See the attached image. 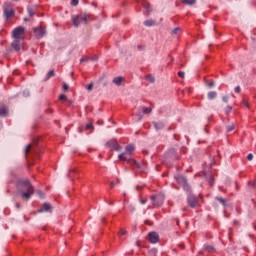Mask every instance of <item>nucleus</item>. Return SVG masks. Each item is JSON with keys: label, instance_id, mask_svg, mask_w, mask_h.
<instances>
[{"label": "nucleus", "instance_id": "obj_1", "mask_svg": "<svg viewBox=\"0 0 256 256\" xmlns=\"http://www.w3.org/2000/svg\"><path fill=\"white\" fill-rule=\"evenodd\" d=\"M16 193L20 195L24 201H29L35 193V187H33V184H31L27 178L18 179L16 181Z\"/></svg>", "mask_w": 256, "mask_h": 256}, {"label": "nucleus", "instance_id": "obj_2", "mask_svg": "<svg viewBox=\"0 0 256 256\" xmlns=\"http://www.w3.org/2000/svg\"><path fill=\"white\" fill-rule=\"evenodd\" d=\"M41 153V148H39V146H37V143H30L28 145H26L25 149H24V155L26 157V159H29L30 157H33V155H35L36 157H40Z\"/></svg>", "mask_w": 256, "mask_h": 256}, {"label": "nucleus", "instance_id": "obj_3", "mask_svg": "<svg viewBox=\"0 0 256 256\" xmlns=\"http://www.w3.org/2000/svg\"><path fill=\"white\" fill-rule=\"evenodd\" d=\"M133 151H135V145L129 144L125 148V152L118 155L120 161H131V155L133 154Z\"/></svg>", "mask_w": 256, "mask_h": 256}, {"label": "nucleus", "instance_id": "obj_4", "mask_svg": "<svg viewBox=\"0 0 256 256\" xmlns=\"http://www.w3.org/2000/svg\"><path fill=\"white\" fill-rule=\"evenodd\" d=\"M175 180L178 185H181L183 187L184 191H191V187L189 186V183L187 182V178L185 176L177 174L175 176Z\"/></svg>", "mask_w": 256, "mask_h": 256}, {"label": "nucleus", "instance_id": "obj_5", "mask_svg": "<svg viewBox=\"0 0 256 256\" xmlns=\"http://www.w3.org/2000/svg\"><path fill=\"white\" fill-rule=\"evenodd\" d=\"M3 13L6 19H11V17L15 15V11L13 10V5L9 2H5L3 5Z\"/></svg>", "mask_w": 256, "mask_h": 256}, {"label": "nucleus", "instance_id": "obj_6", "mask_svg": "<svg viewBox=\"0 0 256 256\" xmlns=\"http://www.w3.org/2000/svg\"><path fill=\"white\" fill-rule=\"evenodd\" d=\"M13 39H25V27L18 26L12 32Z\"/></svg>", "mask_w": 256, "mask_h": 256}, {"label": "nucleus", "instance_id": "obj_7", "mask_svg": "<svg viewBox=\"0 0 256 256\" xmlns=\"http://www.w3.org/2000/svg\"><path fill=\"white\" fill-rule=\"evenodd\" d=\"M153 207H161L163 201H165V196L163 194H156L150 197Z\"/></svg>", "mask_w": 256, "mask_h": 256}, {"label": "nucleus", "instance_id": "obj_8", "mask_svg": "<svg viewBox=\"0 0 256 256\" xmlns=\"http://www.w3.org/2000/svg\"><path fill=\"white\" fill-rule=\"evenodd\" d=\"M205 165H207V163L204 162L202 167H205ZM209 169L210 168H203V173L208 183L211 185V187H213V185H215V178L213 177V174L211 173V171H209Z\"/></svg>", "mask_w": 256, "mask_h": 256}, {"label": "nucleus", "instance_id": "obj_9", "mask_svg": "<svg viewBox=\"0 0 256 256\" xmlns=\"http://www.w3.org/2000/svg\"><path fill=\"white\" fill-rule=\"evenodd\" d=\"M72 23H73L74 27H79V25H81V23H87V15L80 14V15L73 17Z\"/></svg>", "mask_w": 256, "mask_h": 256}, {"label": "nucleus", "instance_id": "obj_10", "mask_svg": "<svg viewBox=\"0 0 256 256\" xmlns=\"http://www.w3.org/2000/svg\"><path fill=\"white\" fill-rule=\"evenodd\" d=\"M33 31L36 39H42V37H45L47 35V30L43 26H38L34 28Z\"/></svg>", "mask_w": 256, "mask_h": 256}, {"label": "nucleus", "instance_id": "obj_11", "mask_svg": "<svg viewBox=\"0 0 256 256\" xmlns=\"http://www.w3.org/2000/svg\"><path fill=\"white\" fill-rule=\"evenodd\" d=\"M106 147L110 149V151H121V145H119L115 139L108 141Z\"/></svg>", "mask_w": 256, "mask_h": 256}, {"label": "nucleus", "instance_id": "obj_12", "mask_svg": "<svg viewBox=\"0 0 256 256\" xmlns=\"http://www.w3.org/2000/svg\"><path fill=\"white\" fill-rule=\"evenodd\" d=\"M187 203H188L189 207H191L192 209H195V207H197V205H199V201L197 200V197H195V195H193V194L188 195Z\"/></svg>", "mask_w": 256, "mask_h": 256}, {"label": "nucleus", "instance_id": "obj_13", "mask_svg": "<svg viewBox=\"0 0 256 256\" xmlns=\"http://www.w3.org/2000/svg\"><path fill=\"white\" fill-rule=\"evenodd\" d=\"M148 240L152 244L159 243V234L157 232H149Z\"/></svg>", "mask_w": 256, "mask_h": 256}, {"label": "nucleus", "instance_id": "obj_14", "mask_svg": "<svg viewBox=\"0 0 256 256\" xmlns=\"http://www.w3.org/2000/svg\"><path fill=\"white\" fill-rule=\"evenodd\" d=\"M23 41L22 39H14L12 42V47L15 51H21V47H23Z\"/></svg>", "mask_w": 256, "mask_h": 256}, {"label": "nucleus", "instance_id": "obj_15", "mask_svg": "<svg viewBox=\"0 0 256 256\" xmlns=\"http://www.w3.org/2000/svg\"><path fill=\"white\" fill-rule=\"evenodd\" d=\"M141 5L145 9L144 15H149V12L151 11V6L149 5L148 1L141 0Z\"/></svg>", "mask_w": 256, "mask_h": 256}, {"label": "nucleus", "instance_id": "obj_16", "mask_svg": "<svg viewBox=\"0 0 256 256\" xmlns=\"http://www.w3.org/2000/svg\"><path fill=\"white\" fill-rule=\"evenodd\" d=\"M51 209H53V207H51V204L45 202L42 206V208H40L38 210V213H43V211L45 212H51Z\"/></svg>", "mask_w": 256, "mask_h": 256}, {"label": "nucleus", "instance_id": "obj_17", "mask_svg": "<svg viewBox=\"0 0 256 256\" xmlns=\"http://www.w3.org/2000/svg\"><path fill=\"white\" fill-rule=\"evenodd\" d=\"M132 167L136 168V169H142V167H145V162L143 161H134L131 162Z\"/></svg>", "mask_w": 256, "mask_h": 256}, {"label": "nucleus", "instance_id": "obj_18", "mask_svg": "<svg viewBox=\"0 0 256 256\" xmlns=\"http://www.w3.org/2000/svg\"><path fill=\"white\" fill-rule=\"evenodd\" d=\"M153 125L156 131H159V129H163L165 127V123L163 122H153Z\"/></svg>", "mask_w": 256, "mask_h": 256}, {"label": "nucleus", "instance_id": "obj_19", "mask_svg": "<svg viewBox=\"0 0 256 256\" xmlns=\"http://www.w3.org/2000/svg\"><path fill=\"white\" fill-rule=\"evenodd\" d=\"M7 113H9V110L7 109V107L2 106L0 108V117H5V115H7Z\"/></svg>", "mask_w": 256, "mask_h": 256}, {"label": "nucleus", "instance_id": "obj_20", "mask_svg": "<svg viewBox=\"0 0 256 256\" xmlns=\"http://www.w3.org/2000/svg\"><path fill=\"white\" fill-rule=\"evenodd\" d=\"M140 109H142V113L144 115H149L153 111V109H151L150 107H148V108L147 107H140Z\"/></svg>", "mask_w": 256, "mask_h": 256}, {"label": "nucleus", "instance_id": "obj_21", "mask_svg": "<svg viewBox=\"0 0 256 256\" xmlns=\"http://www.w3.org/2000/svg\"><path fill=\"white\" fill-rule=\"evenodd\" d=\"M113 83L117 86L121 85L123 83V77H116L113 79Z\"/></svg>", "mask_w": 256, "mask_h": 256}, {"label": "nucleus", "instance_id": "obj_22", "mask_svg": "<svg viewBox=\"0 0 256 256\" xmlns=\"http://www.w3.org/2000/svg\"><path fill=\"white\" fill-rule=\"evenodd\" d=\"M215 97H217V92H215V91H210L209 93H208V99L211 101V100H213V99H215Z\"/></svg>", "mask_w": 256, "mask_h": 256}, {"label": "nucleus", "instance_id": "obj_23", "mask_svg": "<svg viewBox=\"0 0 256 256\" xmlns=\"http://www.w3.org/2000/svg\"><path fill=\"white\" fill-rule=\"evenodd\" d=\"M136 117H138V121H141V119H143V110L142 108H139L137 113H136Z\"/></svg>", "mask_w": 256, "mask_h": 256}, {"label": "nucleus", "instance_id": "obj_24", "mask_svg": "<svg viewBox=\"0 0 256 256\" xmlns=\"http://www.w3.org/2000/svg\"><path fill=\"white\" fill-rule=\"evenodd\" d=\"M144 25L146 27H153V25H155V21H153V20H146V21H144Z\"/></svg>", "mask_w": 256, "mask_h": 256}, {"label": "nucleus", "instance_id": "obj_25", "mask_svg": "<svg viewBox=\"0 0 256 256\" xmlns=\"http://www.w3.org/2000/svg\"><path fill=\"white\" fill-rule=\"evenodd\" d=\"M51 77H55V70H50L48 73H47V77H46V81L51 79Z\"/></svg>", "mask_w": 256, "mask_h": 256}, {"label": "nucleus", "instance_id": "obj_26", "mask_svg": "<svg viewBox=\"0 0 256 256\" xmlns=\"http://www.w3.org/2000/svg\"><path fill=\"white\" fill-rule=\"evenodd\" d=\"M185 5H195L196 0H182Z\"/></svg>", "mask_w": 256, "mask_h": 256}, {"label": "nucleus", "instance_id": "obj_27", "mask_svg": "<svg viewBox=\"0 0 256 256\" xmlns=\"http://www.w3.org/2000/svg\"><path fill=\"white\" fill-rule=\"evenodd\" d=\"M146 80H147L149 83H155V77H153V75H148V76H146Z\"/></svg>", "mask_w": 256, "mask_h": 256}, {"label": "nucleus", "instance_id": "obj_28", "mask_svg": "<svg viewBox=\"0 0 256 256\" xmlns=\"http://www.w3.org/2000/svg\"><path fill=\"white\" fill-rule=\"evenodd\" d=\"M226 129H227L228 133H231V131H233V129H235V124H231V125L226 126Z\"/></svg>", "mask_w": 256, "mask_h": 256}, {"label": "nucleus", "instance_id": "obj_29", "mask_svg": "<svg viewBox=\"0 0 256 256\" xmlns=\"http://www.w3.org/2000/svg\"><path fill=\"white\" fill-rule=\"evenodd\" d=\"M205 250L208 251V253H213V251H215V248L213 246H205Z\"/></svg>", "mask_w": 256, "mask_h": 256}, {"label": "nucleus", "instance_id": "obj_30", "mask_svg": "<svg viewBox=\"0 0 256 256\" xmlns=\"http://www.w3.org/2000/svg\"><path fill=\"white\" fill-rule=\"evenodd\" d=\"M172 33H173V35H179V33H181V28H179V27L174 28Z\"/></svg>", "mask_w": 256, "mask_h": 256}, {"label": "nucleus", "instance_id": "obj_31", "mask_svg": "<svg viewBox=\"0 0 256 256\" xmlns=\"http://www.w3.org/2000/svg\"><path fill=\"white\" fill-rule=\"evenodd\" d=\"M231 111H233V107L227 106V107L225 108V113H226V115H229V113H231Z\"/></svg>", "mask_w": 256, "mask_h": 256}, {"label": "nucleus", "instance_id": "obj_32", "mask_svg": "<svg viewBox=\"0 0 256 256\" xmlns=\"http://www.w3.org/2000/svg\"><path fill=\"white\" fill-rule=\"evenodd\" d=\"M216 200L222 203V205H225V203H227V201L221 197H216Z\"/></svg>", "mask_w": 256, "mask_h": 256}, {"label": "nucleus", "instance_id": "obj_33", "mask_svg": "<svg viewBox=\"0 0 256 256\" xmlns=\"http://www.w3.org/2000/svg\"><path fill=\"white\" fill-rule=\"evenodd\" d=\"M118 235H119V237H123V235H127V231L122 229V230H120Z\"/></svg>", "mask_w": 256, "mask_h": 256}, {"label": "nucleus", "instance_id": "obj_34", "mask_svg": "<svg viewBox=\"0 0 256 256\" xmlns=\"http://www.w3.org/2000/svg\"><path fill=\"white\" fill-rule=\"evenodd\" d=\"M59 99L60 101H67V96H65V94H61Z\"/></svg>", "mask_w": 256, "mask_h": 256}, {"label": "nucleus", "instance_id": "obj_35", "mask_svg": "<svg viewBox=\"0 0 256 256\" xmlns=\"http://www.w3.org/2000/svg\"><path fill=\"white\" fill-rule=\"evenodd\" d=\"M178 77H180L181 79H184L185 78V72H178Z\"/></svg>", "mask_w": 256, "mask_h": 256}, {"label": "nucleus", "instance_id": "obj_36", "mask_svg": "<svg viewBox=\"0 0 256 256\" xmlns=\"http://www.w3.org/2000/svg\"><path fill=\"white\" fill-rule=\"evenodd\" d=\"M222 101H223L224 103H229V96H223V97H222Z\"/></svg>", "mask_w": 256, "mask_h": 256}, {"label": "nucleus", "instance_id": "obj_37", "mask_svg": "<svg viewBox=\"0 0 256 256\" xmlns=\"http://www.w3.org/2000/svg\"><path fill=\"white\" fill-rule=\"evenodd\" d=\"M71 5H73L74 7L79 5V0H72Z\"/></svg>", "mask_w": 256, "mask_h": 256}, {"label": "nucleus", "instance_id": "obj_38", "mask_svg": "<svg viewBox=\"0 0 256 256\" xmlns=\"http://www.w3.org/2000/svg\"><path fill=\"white\" fill-rule=\"evenodd\" d=\"M235 93H241V86H237L235 89H234Z\"/></svg>", "mask_w": 256, "mask_h": 256}, {"label": "nucleus", "instance_id": "obj_39", "mask_svg": "<svg viewBox=\"0 0 256 256\" xmlns=\"http://www.w3.org/2000/svg\"><path fill=\"white\" fill-rule=\"evenodd\" d=\"M247 159L248 161H253V154L252 153L248 154Z\"/></svg>", "mask_w": 256, "mask_h": 256}, {"label": "nucleus", "instance_id": "obj_40", "mask_svg": "<svg viewBox=\"0 0 256 256\" xmlns=\"http://www.w3.org/2000/svg\"><path fill=\"white\" fill-rule=\"evenodd\" d=\"M88 91H93V83H90L87 87Z\"/></svg>", "mask_w": 256, "mask_h": 256}, {"label": "nucleus", "instance_id": "obj_41", "mask_svg": "<svg viewBox=\"0 0 256 256\" xmlns=\"http://www.w3.org/2000/svg\"><path fill=\"white\" fill-rule=\"evenodd\" d=\"M37 193H38L39 197H41V199H43V197H45V194L43 192L38 191Z\"/></svg>", "mask_w": 256, "mask_h": 256}, {"label": "nucleus", "instance_id": "obj_42", "mask_svg": "<svg viewBox=\"0 0 256 256\" xmlns=\"http://www.w3.org/2000/svg\"><path fill=\"white\" fill-rule=\"evenodd\" d=\"M63 89L64 91H67L69 89V85H67L66 83L63 84Z\"/></svg>", "mask_w": 256, "mask_h": 256}, {"label": "nucleus", "instance_id": "obj_43", "mask_svg": "<svg viewBox=\"0 0 256 256\" xmlns=\"http://www.w3.org/2000/svg\"><path fill=\"white\" fill-rule=\"evenodd\" d=\"M86 129H93V124H91V123L86 124Z\"/></svg>", "mask_w": 256, "mask_h": 256}, {"label": "nucleus", "instance_id": "obj_44", "mask_svg": "<svg viewBox=\"0 0 256 256\" xmlns=\"http://www.w3.org/2000/svg\"><path fill=\"white\" fill-rule=\"evenodd\" d=\"M140 203H141V205H145V203H147V199H141Z\"/></svg>", "mask_w": 256, "mask_h": 256}, {"label": "nucleus", "instance_id": "obj_45", "mask_svg": "<svg viewBox=\"0 0 256 256\" xmlns=\"http://www.w3.org/2000/svg\"><path fill=\"white\" fill-rule=\"evenodd\" d=\"M208 87H215V82H210L209 84H208Z\"/></svg>", "mask_w": 256, "mask_h": 256}, {"label": "nucleus", "instance_id": "obj_46", "mask_svg": "<svg viewBox=\"0 0 256 256\" xmlns=\"http://www.w3.org/2000/svg\"><path fill=\"white\" fill-rule=\"evenodd\" d=\"M88 59L86 58V57H82L81 59H80V61H81V63H84L85 61H87Z\"/></svg>", "mask_w": 256, "mask_h": 256}, {"label": "nucleus", "instance_id": "obj_47", "mask_svg": "<svg viewBox=\"0 0 256 256\" xmlns=\"http://www.w3.org/2000/svg\"><path fill=\"white\" fill-rule=\"evenodd\" d=\"M245 107H249V102H244Z\"/></svg>", "mask_w": 256, "mask_h": 256}, {"label": "nucleus", "instance_id": "obj_48", "mask_svg": "<svg viewBox=\"0 0 256 256\" xmlns=\"http://www.w3.org/2000/svg\"><path fill=\"white\" fill-rule=\"evenodd\" d=\"M17 209H21V205L19 203L16 204Z\"/></svg>", "mask_w": 256, "mask_h": 256}, {"label": "nucleus", "instance_id": "obj_49", "mask_svg": "<svg viewBox=\"0 0 256 256\" xmlns=\"http://www.w3.org/2000/svg\"><path fill=\"white\" fill-rule=\"evenodd\" d=\"M29 15H30V17H33V12L29 11Z\"/></svg>", "mask_w": 256, "mask_h": 256}, {"label": "nucleus", "instance_id": "obj_50", "mask_svg": "<svg viewBox=\"0 0 256 256\" xmlns=\"http://www.w3.org/2000/svg\"><path fill=\"white\" fill-rule=\"evenodd\" d=\"M111 187H115V182H111Z\"/></svg>", "mask_w": 256, "mask_h": 256}, {"label": "nucleus", "instance_id": "obj_51", "mask_svg": "<svg viewBox=\"0 0 256 256\" xmlns=\"http://www.w3.org/2000/svg\"><path fill=\"white\" fill-rule=\"evenodd\" d=\"M24 95H26V96H27V95H29V91H27V92H24Z\"/></svg>", "mask_w": 256, "mask_h": 256}, {"label": "nucleus", "instance_id": "obj_52", "mask_svg": "<svg viewBox=\"0 0 256 256\" xmlns=\"http://www.w3.org/2000/svg\"><path fill=\"white\" fill-rule=\"evenodd\" d=\"M1 127H3V123L0 122V129H1Z\"/></svg>", "mask_w": 256, "mask_h": 256}, {"label": "nucleus", "instance_id": "obj_53", "mask_svg": "<svg viewBox=\"0 0 256 256\" xmlns=\"http://www.w3.org/2000/svg\"><path fill=\"white\" fill-rule=\"evenodd\" d=\"M213 165V162L210 163V166Z\"/></svg>", "mask_w": 256, "mask_h": 256}, {"label": "nucleus", "instance_id": "obj_54", "mask_svg": "<svg viewBox=\"0 0 256 256\" xmlns=\"http://www.w3.org/2000/svg\"><path fill=\"white\" fill-rule=\"evenodd\" d=\"M15 1H19V0H15Z\"/></svg>", "mask_w": 256, "mask_h": 256}]
</instances>
